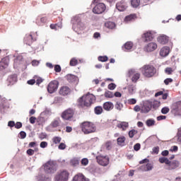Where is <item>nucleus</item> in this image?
<instances>
[{
  "label": "nucleus",
  "mask_w": 181,
  "mask_h": 181,
  "mask_svg": "<svg viewBox=\"0 0 181 181\" xmlns=\"http://www.w3.org/2000/svg\"><path fill=\"white\" fill-rule=\"evenodd\" d=\"M72 22V29L74 32H76L78 35L86 29V24L81 21V18L80 16H76L71 20Z\"/></svg>",
  "instance_id": "nucleus-1"
},
{
  "label": "nucleus",
  "mask_w": 181,
  "mask_h": 181,
  "mask_svg": "<svg viewBox=\"0 0 181 181\" xmlns=\"http://www.w3.org/2000/svg\"><path fill=\"white\" fill-rule=\"evenodd\" d=\"M94 101H95V96L93 94L88 93L78 99V105L80 107H90Z\"/></svg>",
  "instance_id": "nucleus-2"
},
{
  "label": "nucleus",
  "mask_w": 181,
  "mask_h": 181,
  "mask_svg": "<svg viewBox=\"0 0 181 181\" xmlns=\"http://www.w3.org/2000/svg\"><path fill=\"white\" fill-rule=\"evenodd\" d=\"M81 128L82 132L86 134H93V132H95L97 130V127L95 124L90 122H83L81 124Z\"/></svg>",
  "instance_id": "nucleus-3"
},
{
  "label": "nucleus",
  "mask_w": 181,
  "mask_h": 181,
  "mask_svg": "<svg viewBox=\"0 0 181 181\" xmlns=\"http://www.w3.org/2000/svg\"><path fill=\"white\" fill-rule=\"evenodd\" d=\"M141 73L144 77H153L156 73V69L153 66L144 65L141 68Z\"/></svg>",
  "instance_id": "nucleus-4"
},
{
  "label": "nucleus",
  "mask_w": 181,
  "mask_h": 181,
  "mask_svg": "<svg viewBox=\"0 0 181 181\" xmlns=\"http://www.w3.org/2000/svg\"><path fill=\"white\" fill-rule=\"evenodd\" d=\"M70 173L66 170H61L54 176L55 181H69Z\"/></svg>",
  "instance_id": "nucleus-5"
},
{
  "label": "nucleus",
  "mask_w": 181,
  "mask_h": 181,
  "mask_svg": "<svg viewBox=\"0 0 181 181\" xmlns=\"http://www.w3.org/2000/svg\"><path fill=\"white\" fill-rule=\"evenodd\" d=\"M45 173L53 174L57 170V165L53 160L47 162L44 165Z\"/></svg>",
  "instance_id": "nucleus-6"
},
{
  "label": "nucleus",
  "mask_w": 181,
  "mask_h": 181,
  "mask_svg": "<svg viewBox=\"0 0 181 181\" xmlns=\"http://www.w3.org/2000/svg\"><path fill=\"white\" fill-rule=\"evenodd\" d=\"M60 122H62V120H60V118H56L54 119L49 125H48L46 127V131H48V132H54V129L57 128V127L60 126Z\"/></svg>",
  "instance_id": "nucleus-7"
},
{
  "label": "nucleus",
  "mask_w": 181,
  "mask_h": 181,
  "mask_svg": "<svg viewBox=\"0 0 181 181\" xmlns=\"http://www.w3.org/2000/svg\"><path fill=\"white\" fill-rule=\"evenodd\" d=\"M57 88H59V82L57 81H52L48 84L47 91L49 94H53V93L57 91Z\"/></svg>",
  "instance_id": "nucleus-8"
},
{
  "label": "nucleus",
  "mask_w": 181,
  "mask_h": 181,
  "mask_svg": "<svg viewBox=\"0 0 181 181\" xmlns=\"http://www.w3.org/2000/svg\"><path fill=\"white\" fill-rule=\"evenodd\" d=\"M96 160L101 166H107L110 163V158L107 156H98L96 157Z\"/></svg>",
  "instance_id": "nucleus-9"
},
{
  "label": "nucleus",
  "mask_w": 181,
  "mask_h": 181,
  "mask_svg": "<svg viewBox=\"0 0 181 181\" xmlns=\"http://www.w3.org/2000/svg\"><path fill=\"white\" fill-rule=\"evenodd\" d=\"M106 9L105 4L104 3H98L95 5V6L93 8V13H96L97 15H100L103 13Z\"/></svg>",
  "instance_id": "nucleus-10"
},
{
  "label": "nucleus",
  "mask_w": 181,
  "mask_h": 181,
  "mask_svg": "<svg viewBox=\"0 0 181 181\" xmlns=\"http://www.w3.org/2000/svg\"><path fill=\"white\" fill-rule=\"evenodd\" d=\"M129 77H131L132 83H136L141 78V74L137 73L134 69H131L128 72Z\"/></svg>",
  "instance_id": "nucleus-11"
},
{
  "label": "nucleus",
  "mask_w": 181,
  "mask_h": 181,
  "mask_svg": "<svg viewBox=\"0 0 181 181\" xmlns=\"http://www.w3.org/2000/svg\"><path fill=\"white\" fill-rule=\"evenodd\" d=\"M74 115V111L72 109H68L64 111L62 114V118L66 119V121H70Z\"/></svg>",
  "instance_id": "nucleus-12"
},
{
  "label": "nucleus",
  "mask_w": 181,
  "mask_h": 181,
  "mask_svg": "<svg viewBox=\"0 0 181 181\" xmlns=\"http://www.w3.org/2000/svg\"><path fill=\"white\" fill-rule=\"evenodd\" d=\"M151 108H152V101L146 100L141 107V112L142 114H148L151 111Z\"/></svg>",
  "instance_id": "nucleus-13"
},
{
  "label": "nucleus",
  "mask_w": 181,
  "mask_h": 181,
  "mask_svg": "<svg viewBox=\"0 0 181 181\" xmlns=\"http://www.w3.org/2000/svg\"><path fill=\"white\" fill-rule=\"evenodd\" d=\"M155 33L153 31L144 33L142 35V39H144V42H151L155 37Z\"/></svg>",
  "instance_id": "nucleus-14"
},
{
  "label": "nucleus",
  "mask_w": 181,
  "mask_h": 181,
  "mask_svg": "<svg viewBox=\"0 0 181 181\" xmlns=\"http://www.w3.org/2000/svg\"><path fill=\"white\" fill-rule=\"evenodd\" d=\"M171 111L176 115H181V102H177L173 104Z\"/></svg>",
  "instance_id": "nucleus-15"
},
{
  "label": "nucleus",
  "mask_w": 181,
  "mask_h": 181,
  "mask_svg": "<svg viewBox=\"0 0 181 181\" xmlns=\"http://www.w3.org/2000/svg\"><path fill=\"white\" fill-rule=\"evenodd\" d=\"M158 49V44L156 42H149L144 47V50L146 52H155Z\"/></svg>",
  "instance_id": "nucleus-16"
},
{
  "label": "nucleus",
  "mask_w": 181,
  "mask_h": 181,
  "mask_svg": "<svg viewBox=\"0 0 181 181\" xmlns=\"http://www.w3.org/2000/svg\"><path fill=\"white\" fill-rule=\"evenodd\" d=\"M153 169V164L148 163L147 164H144L139 167V170L141 172H149Z\"/></svg>",
  "instance_id": "nucleus-17"
},
{
  "label": "nucleus",
  "mask_w": 181,
  "mask_h": 181,
  "mask_svg": "<svg viewBox=\"0 0 181 181\" xmlns=\"http://www.w3.org/2000/svg\"><path fill=\"white\" fill-rule=\"evenodd\" d=\"M169 53H170V48L169 47H163L160 49V56L161 57H167V56H169Z\"/></svg>",
  "instance_id": "nucleus-18"
},
{
  "label": "nucleus",
  "mask_w": 181,
  "mask_h": 181,
  "mask_svg": "<svg viewBox=\"0 0 181 181\" xmlns=\"http://www.w3.org/2000/svg\"><path fill=\"white\" fill-rule=\"evenodd\" d=\"M157 41L160 45H166V43L169 42V37H168V35H161L158 37Z\"/></svg>",
  "instance_id": "nucleus-19"
},
{
  "label": "nucleus",
  "mask_w": 181,
  "mask_h": 181,
  "mask_svg": "<svg viewBox=\"0 0 181 181\" xmlns=\"http://www.w3.org/2000/svg\"><path fill=\"white\" fill-rule=\"evenodd\" d=\"M9 64V58L4 57L0 62V70H4V69H6Z\"/></svg>",
  "instance_id": "nucleus-20"
},
{
  "label": "nucleus",
  "mask_w": 181,
  "mask_h": 181,
  "mask_svg": "<svg viewBox=\"0 0 181 181\" xmlns=\"http://www.w3.org/2000/svg\"><path fill=\"white\" fill-rule=\"evenodd\" d=\"M66 80L69 81V83H78V78L73 74H68L66 76Z\"/></svg>",
  "instance_id": "nucleus-21"
},
{
  "label": "nucleus",
  "mask_w": 181,
  "mask_h": 181,
  "mask_svg": "<svg viewBox=\"0 0 181 181\" xmlns=\"http://www.w3.org/2000/svg\"><path fill=\"white\" fill-rule=\"evenodd\" d=\"M116 8L119 11V12H124V11L127 8V3L119 2L116 4Z\"/></svg>",
  "instance_id": "nucleus-22"
},
{
  "label": "nucleus",
  "mask_w": 181,
  "mask_h": 181,
  "mask_svg": "<svg viewBox=\"0 0 181 181\" xmlns=\"http://www.w3.org/2000/svg\"><path fill=\"white\" fill-rule=\"evenodd\" d=\"M136 14H130L129 16H127L124 18V22L125 23H129L130 22H134V21H135V19H136Z\"/></svg>",
  "instance_id": "nucleus-23"
},
{
  "label": "nucleus",
  "mask_w": 181,
  "mask_h": 181,
  "mask_svg": "<svg viewBox=\"0 0 181 181\" xmlns=\"http://www.w3.org/2000/svg\"><path fill=\"white\" fill-rule=\"evenodd\" d=\"M59 94L61 95H68V94H70V88L66 86H63L60 88Z\"/></svg>",
  "instance_id": "nucleus-24"
},
{
  "label": "nucleus",
  "mask_w": 181,
  "mask_h": 181,
  "mask_svg": "<svg viewBox=\"0 0 181 181\" xmlns=\"http://www.w3.org/2000/svg\"><path fill=\"white\" fill-rule=\"evenodd\" d=\"M103 108L105 110V111H111L112 108H114V104L111 102H105L103 104Z\"/></svg>",
  "instance_id": "nucleus-25"
},
{
  "label": "nucleus",
  "mask_w": 181,
  "mask_h": 181,
  "mask_svg": "<svg viewBox=\"0 0 181 181\" xmlns=\"http://www.w3.org/2000/svg\"><path fill=\"white\" fill-rule=\"evenodd\" d=\"M128 93L130 95H134L135 93H136V86L135 85H129L127 87Z\"/></svg>",
  "instance_id": "nucleus-26"
},
{
  "label": "nucleus",
  "mask_w": 181,
  "mask_h": 181,
  "mask_svg": "<svg viewBox=\"0 0 181 181\" xmlns=\"http://www.w3.org/2000/svg\"><path fill=\"white\" fill-rule=\"evenodd\" d=\"M117 128H120L122 129V131H127V129L128 127H129V124L127 122H122L120 123H118L117 125Z\"/></svg>",
  "instance_id": "nucleus-27"
},
{
  "label": "nucleus",
  "mask_w": 181,
  "mask_h": 181,
  "mask_svg": "<svg viewBox=\"0 0 181 181\" xmlns=\"http://www.w3.org/2000/svg\"><path fill=\"white\" fill-rule=\"evenodd\" d=\"M132 47H134V44L132 42H127L124 45L122 49L128 52L129 50H132Z\"/></svg>",
  "instance_id": "nucleus-28"
},
{
  "label": "nucleus",
  "mask_w": 181,
  "mask_h": 181,
  "mask_svg": "<svg viewBox=\"0 0 181 181\" xmlns=\"http://www.w3.org/2000/svg\"><path fill=\"white\" fill-rule=\"evenodd\" d=\"M72 181H86V177L81 173H78L75 175Z\"/></svg>",
  "instance_id": "nucleus-29"
},
{
  "label": "nucleus",
  "mask_w": 181,
  "mask_h": 181,
  "mask_svg": "<svg viewBox=\"0 0 181 181\" xmlns=\"http://www.w3.org/2000/svg\"><path fill=\"white\" fill-rule=\"evenodd\" d=\"M7 80L10 84H15V83L18 81L16 74L11 75L10 76H8Z\"/></svg>",
  "instance_id": "nucleus-30"
},
{
  "label": "nucleus",
  "mask_w": 181,
  "mask_h": 181,
  "mask_svg": "<svg viewBox=\"0 0 181 181\" xmlns=\"http://www.w3.org/2000/svg\"><path fill=\"white\" fill-rule=\"evenodd\" d=\"M126 139H127L124 136H122L117 138V145H119V146H124L125 145Z\"/></svg>",
  "instance_id": "nucleus-31"
},
{
  "label": "nucleus",
  "mask_w": 181,
  "mask_h": 181,
  "mask_svg": "<svg viewBox=\"0 0 181 181\" xmlns=\"http://www.w3.org/2000/svg\"><path fill=\"white\" fill-rule=\"evenodd\" d=\"M105 28H107V29H115V23L107 21L105 23Z\"/></svg>",
  "instance_id": "nucleus-32"
},
{
  "label": "nucleus",
  "mask_w": 181,
  "mask_h": 181,
  "mask_svg": "<svg viewBox=\"0 0 181 181\" xmlns=\"http://www.w3.org/2000/svg\"><path fill=\"white\" fill-rule=\"evenodd\" d=\"M32 40H33V37H32V35H28L24 38V42L26 43V45H30L32 43Z\"/></svg>",
  "instance_id": "nucleus-33"
},
{
  "label": "nucleus",
  "mask_w": 181,
  "mask_h": 181,
  "mask_svg": "<svg viewBox=\"0 0 181 181\" xmlns=\"http://www.w3.org/2000/svg\"><path fill=\"white\" fill-rule=\"evenodd\" d=\"M158 161L160 163H165V165H169L170 164V160L168 158L165 157H161L159 158Z\"/></svg>",
  "instance_id": "nucleus-34"
},
{
  "label": "nucleus",
  "mask_w": 181,
  "mask_h": 181,
  "mask_svg": "<svg viewBox=\"0 0 181 181\" xmlns=\"http://www.w3.org/2000/svg\"><path fill=\"white\" fill-rule=\"evenodd\" d=\"M168 166L171 168V169H176V168H179V162L178 161H170V164H168Z\"/></svg>",
  "instance_id": "nucleus-35"
},
{
  "label": "nucleus",
  "mask_w": 181,
  "mask_h": 181,
  "mask_svg": "<svg viewBox=\"0 0 181 181\" xmlns=\"http://www.w3.org/2000/svg\"><path fill=\"white\" fill-rule=\"evenodd\" d=\"M141 4V0H131V5L133 8H138Z\"/></svg>",
  "instance_id": "nucleus-36"
},
{
  "label": "nucleus",
  "mask_w": 181,
  "mask_h": 181,
  "mask_svg": "<svg viewBox=\"0 0 181 181\" xmlns=\"http://www.w3.org/2000/svg\"><path fill=\"white\" fill-rule=\"evenodd\" d=\"M80 163V161L78 160V158H72L70 161V164L71 166H78V165Z\"/></svg>",
  "instance_id": "nucleus-37"
},
{
  "label": "nucleus",
  "mask_w": 181,
  "mask_h": 181,
  "mask_svg": "<svg viewBox=\"0 0 181 181\" xmlns=\"http://www.w3.org/2000/svg\"><path fill=\"white\" fill-rule=\"evenodd\" d=\"M160 106V102L159 100H153V102H151V107H153V108H158Z\"/></svg>",
  "instance_id": "nucleus-38"
},
{
  "label": "nucleus",
  "mask_w": 181,
  "mask_h": 181,
  "mask_svg": "<svg viewBox=\"0 0 181 181\" xmlns=\"http://www.w3.org/2000/svg\"><path fill=\"white\" fill-rule=\"evenodd\" d=\"M115 108H116V110H117L118 111H121V110L124 108V105L121 103V102H117L115 105Z\"/></svg>",
  "instance_id": "nucleus-39"
},
{
  "label": "nucleus",
  "mask_w": 181,
  "mask_h": 181,
  "mask_svg": "<svg viewBox=\"0 0 181 181\" xmlns=\"http://www.w3.org/2000/svg\"><path fill=\"white\" fill-rule=\"evenodd\" d=\"M51 29H54L55 30H59V29H62V24H51L50 25Z\"/></svg>",
  "instance_id": "nucleus-40"
},
{
  "label": "nucleus",
  "mask_w": 181,
  "mask_h": 181,
  "mask_svg": "<svg viewBox=\"0 0 181 181\" xmlns=\"http://www.w3.org/2000/svg\"><path fill=\"white\" fill-rule=\"evenodd\" d=\"M105 97H106V98H112L114 97V93L110 90H107L105 93Z\"/></svg>",
  "instance_id": "nucleus-41"
},
{
  "label": "nucleus",
  "mask_w": 181,
  "mask_h": 181,
  "mask_svg": "<svg viewBox=\"0 0 181 181\" xmlns=\"http://www.w3.org/2000/svg\"><path fill=\"white\" fill-rule=\"evenodd\" d=\"M136 134H138V131H136L135 129H132L129 132V138H134V136H135V135H136Z\"/></svg>",
  "instance_id": "nucleus-42"
},
{
  "label": "nucleus",
  "mask_w": 181,
  "mask_h": 181,
  "mask_svg": "<svg viewBox=\"0 0 181 181\" xmlns=\"http://www.w3.org/2000/svg\"><path fill=\"white\" fill-rule=\"evenodd\" d=\"M95 114H97V115H100V114H101L103 112V107L100 106H97L95 108Z\"/></svg>",
  "instance_id": "nucleus-43"
},
{
  "label": "nucleus",
  "mask_w": 181,
  "mask_h": 181,
  "mask_svg": "<svg viewBox=\"0 0 181 181\" xmlns=\"http://www.w3.org/2000/svg\"><path fill=\"white\" fill-rule=\"evenodd\" d=\"M88 158H84L81 160L82 166H87L88 165Z\"/></svg>",
  "instance_id": "nucleus-44"
},
{
  "label": "nucleus",
  "mask_w": 181,
  "mask_h": 181,
  "mask_svg": "<svg viewBox=\"0 0 181 181\" xmlns=\"http://www.w3.org/2000/svg\"><path fill=\"white\" fill-rule=\"evenodd\" d=\"M62 141V138L59 137V136H55L53 137L52 139V142H54V144H60V142Z\"/></svg>",
  "instance_id": "nucleus-45"
},
{
  "label": "nucleus",
  "mask_w": 181,
  "mask_h": 181,
  "mask_svg": "<svg viewBox=\"0 0 181 181\" xmlns=\"http://www.w3.org/2000/svg\"><path fill=\"white\" fill-rule=\"evenodd\" d=\"M146 125L147 127H152L155 125V120L150 119L146 121Z\"/></svg>",
  "instance_id": "nucleus-46"
},
{
  "label": "nucleus",
  "mask_w": 181,
  "mask_h": 181,
  "mask_svg": "<svg viewBox=\"0 0 181 181\" xmlns=\"http://www.w3.org/2000/svg\"><path fill=\"white\" fill-rule=\"evenodd\" d=\"M136 103V99L135 98H130L127 100V104H129L130 105H134Z\"/></svg>",
  "instance_id": "nucleus-47"
},
{
  "label": "nucleus",
  "mask_w": 181,
  "mask_h": 181,
  "mask_svg": "<svg viewBox=\"0 0 181 181\" xmlns=\"http://www.w3.org/2000/svg\"><path fill=\"white\" fill-rule=\"evenodd\" d=\"M173 71H175V70H173V69H172L170 67H168L165 69V74H172V73H173Z\"/></svg>",
  "instance_id": "nucleus-48"
},
{
  "label": "nucleus",
  "mask_w": 181,
  "mask_h": 181,
  "mask_svg": "<svg viewBox=\"0 0 181 181\" xmlns=\"http://www.w3.org/2000/svg\"><path fill=\"white\" fill-rule=\"evenodd\" d=\"M77 63H78V62L76 58H72L70 61V66H77Z\"/></svg>",
  "instance_id": "nucleus-49"
},
{
  "label": "nucleus",
  "mask_w": 181,
  "mask_h": 181,
  "mask_svg": "<svg viewBox=\"0 0 181 181\" xmlns=\"http://www.w3.org/2000/svg\"><path fill=\"white\" fill-rule=\"evenodd\" d=\"M112 144L111 141H107L105 144V148L107 150L110 151V149H111L112 148Z\"/></svg>",
  "instance_id": "nucleus-50"
},
{
  "label": "nucleus",
  "mask_w": 181,
  "mask_h": 181,
  "mask_svg": "<svg viewBox=\"0 0 181 181\" xmlns=\"http://www.w3.org/2000/svg\"><path fill=\"white\" fill-rule=\"evenodd\" d=\"M177 142L181 144V128L178 129L177 132Z\"/></svg>",
  "instance_id": "nucleus-51"
},
{
  "label": "nucleus",
  "mask_w": 181,
  "mask_h": 181,
  "mask_svg": "<svg viewBox=\"0 0 181 181\" xmlns=\"http://www.w3.org/2000/svg\"><path fill=\"white\" fill-rule=\"evenodd\" d=\"M169 111H170V109L168 107H163L161 110L162 114H168V112H169Z\"/></svg>",
  "instance_id": "nucleus-52"
},
{
  "label": "nucleus",
  "mask_w": 181,
  "mask_h": 181,
  "mask_svg": "<svg viewBox=\"0 0 181 181\" xmlns=\"http://www.w3.org/2000/svg\"><path fill=\"white\" fill-rule=\"evenodd\" d=\"M99 62H107L108 60V57L105 56V57H98Z\"/></svg>",
  "instance_id": "nucleus-53"
},
{
  "label": "nucleus",
  "mask_w": 181,
  "mask_h": 181,
  "mask_svg": "<svg viewBox=\"0 0 181 181\" xmlns=\"http://www.w3.org/2000/svg\"><path fill=\"white\" fill-rule=\"evenodd\" d=\"M117 87V85H115V83H110L109 85H108V88H109V90H115V88Z\"/></svg>",
  "instance_id": "nucleus-54"
},
{
  "label": "nucleus",
  "mask_w": 181,
  "mask_h": 181,
  "mask_svg": "<svg viewBox=\"0 0 181 181\" xmlns=\"http://www.w3.org/2000/svg\"><path fill=\"white\" fill-rule=\"evenodd\" d=\"M36 83L37 86H39V84H41V83H43V78H40V77H36Z\"/></svg>",
  "instance_id": "nucleus-55"
},
{
  "label": "nucleus",
  "mask_w": 181,
  "mask_h": 181,
  "mask_svg": "<svg viewBox=\"0 0 181 181\" xmlns=\"http://www.w3.org/2000/svg\"><path fill=\"white\" fill-rule=\"evenodd\" d=\"M134 151H139L141 149V144L139 143H137L134 146Z\"/></svg>",
  "instance_id": "nucleus-56"
},
{
  "label": "nucleus",
  "mask_w": 181,
  "mask_h": 181,
  "mask_svg": "<svg viewBox=\"0 0 181 181\" xmlns=\"http://www.w3.org/2000/svg\"><path fill=\"white\" fill-rule=\"evenodd\" d=\"M27 153L28 155H29L30 156H32L33 155L35 154V150L32 149V148H29L28 151H27Z\"/></svg>",
  "instance_id": "nucleus-57"
},
{
  "label": "nucleus",
  "mask_w": 181,
  "mask_h": 181,
  "mask_svg": "<svg viewBox=\"0 0 181 181\" xmlns=\"http://www.w3.org/2000/svg\"><path fill=\"white\" fill-rule=\"evenodd\" d=\"M37 181H45V175H40L36 177Z\"/></svg>",
  "instance_id": "nucleus-58"
},
{
  "label": "nucleus",
  "mask_w": 181,
  "mask_h": 181,
  "mask_svg": "<svg viewBox=\"0 0 181 181\" xmlns=\"http://www.w3.org/2000/svg\"><path fill=\"white\" fill-rule=\"evenodd\" d=\"M40 148H45L47 147V142L42 141L40 144Z\"/></svg>",
  "instance_id": "nucleus-59"
},
{
  "label": "nucleus",
  "mask_w": 181,
  "mask_h": 181,
  "mask_svg": "<svg viewBox=\"0 0 181 181\" xmlns=\"http://www.w3.org/2000/svg\"><path fill=\"white\" fill-rule=\"evenodd\" d=\"M177 149H178L177 146H173L170 148V152H177Z\"/></svg>",
  "instance_id": "nucleus-60"
},
{
  "label": "nucleus",
  "mask_w": 181,
  "mask_h": 181,
  "mask_svg": "<svg viewBox=\"0 0 181 181\" xmlns=\"http://www.w3.org/2000/svg\"><path fill=\"white\" fill-rule=\"evenodd\" d=\"M14 127L17 129H19L20 128H22V122H18L16 124H14Z\"/></svg>",
  "instance_id": "nucleus-61"
},
{
  "label": "nucleus",
  "mask_w": 181,
  "mask_h": 181,
  "mask_svg": "<svg viewBox=\"0 0 181 181\" xmlns=\"http://www.w3.org/2000/svg\"><path fill=\"white\" fill-rule=\"evenodd\" d=\"M172 81H173V79L168 78L164 81V83L166 86H168V84H169V83H172Z\"/></svg>",
  "instance_id": "nucleus-62"
},
{
  "label": "nucleus",
  "mask_w": 181,
  "mask_h": 181,
  "mask_svg": "<svg viewBox=\"0 0 181 181\" xmlns=\"http://www.w3.org/2000/svg\"><path fill=\"white\" fill-rule=\"evenodd\" d=\"M20 136H21V139H25L26 138V132H21Z\"/></svg>",
  "instance_id": "nucleus-63"
},
{
  "label": "nucleus",
  "mask_w": 181,
  "mask_h": 181,
  "mask_svg": "<svg viewBox=\"0 0 181 181\" xmlns=\"http://www.w3.org/2000/svg\"><path fill=\"white\" fill-rule=\"evenodd\" d=\"M59 149H61L62 151L66 149V145L64 143H61L59 146H58Z\"/></svg>",
  "instance_id": "nucleus-64"
}]
</instances>
